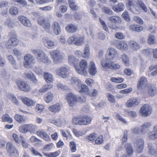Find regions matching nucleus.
<instances>
[{
	"label": "nucleus",
	"mask_w": 157,
	"mask_h": 157,
	"mask_svg": "<svg viewBox=\"0 0 157 157\" xmlns=\"http://www.w3.org/2000/svg\"><path fill=\"white\" fill-rule=\"evenodd\" d=\"M129 45L130 48L133 51L138 50L140 48V44L136 41L131 40L129 42Z\"/></svg>",
	"instance_id": "obj_23"
},
{
	"label": "nucleus",
	"mask_w": 157,
	"mask_h": 157,
	"mask_svg": "<svg viewBox=\"0 0 157 157\" xmlns=\"http://www.w3.org/2000/svg\"><path fill=\"white\" fill-rule=\"evenodd\" d=\"M102 11L106 14L109 15L113 14V12L108 7H104L102 8Z\"/></svg>",
	"instance_id": "obj_58"
},
{
	"label": "nucleus",
	"mask_w": 157,
	"mask_h": 157,
	"mask_svg": "<svg viewBox=\"0 0 157 157\" xmlns=\"http://www.w3.org/2000/svg\"><path fill=\"white\" fill-rule=\"evenodd\" d=\"M52 29L54 33L56 35L60 34L61 29L60 25L57 21H54L52 25Z\"/></svg>",
	"instance_id": "obj_16"
},
{
	"label": "nucleus",
	"mask_w": 157,
	"mask_h": 157,
	"mask_svg": "<svg viewBox=\"0 0 157 157\" xmlns=\"http://www.w3.org/2000/svg\"><path fill=\"white\" fill-rule=\"evenodd\" d=\"M116 46L118 49L121 50H127L128 48L126 42L123 40L117 42Z\"/></svg>",
	"instance_id": "obj_24"
},
{
	"label": "nucleus",
	"mask_w": 157,
	"mask_h": 157,
	"mask_svg": "<svg viewBox=\"0 0 157 157\" xmlns=\"http://www.w3.org/2000/svg\"><path fill=\"white\" fill-rule=\"evenodd\" d=\"M155 36L152 35H150L147 40L148 43L150 44H155Z\"/></svg>",
	"instance_id": "obj_60"
},
{
	"label": "nucleus",
	"mask_w": 157,
	"mask_h": 157,
	"mask_svg": "<svg viewBox=\"0 0 157 157\" xmlns=\"http://www.w3.org/2000/svg\"><path fill=\"white\" fill-rule=\"evenodd\" d=\"M36 134L38 136L42 138L46 141H51V139L50 137L45 132L40 130L37 132Z\"/></svg>",
	"instance_id": "obj_27"
},
{
	"label": "nucleus",
	"mask_w": 157,
	"mask_h": 157,
	"mask_svg": "<svg viewBox=\"0 0 157 157\" xmlns=\"http://www.w3.org/2000/svg\"><path fill=\"white\" fill-rule=\"evenodd\" d=\"M62 106L61 104L57 103L55 105L50 106L49 107V109L52 112H58L60 111Z\"/></svg>",
	"instance_id": "obj_30"
},
{
	"label": "nucleus",
	"mask_w": 157,
	"mask_h": 157,
	"mask_svg": "<svg viewBox=\"0 0 157 157\" xmlns=\"http://www.w3.org/2000/svg\"><path fill=\"white\" fill-rule=\"evenodd\" d=\"M122 59L123 62L124 63L125 65L128 66L129 64V60L128 56L125 54L122 55Z\"/></svg>",
	"instance_id": "obj_51"
},
{
	"label": "nucleus",
	"mask_w": 157,
	"mask_h": 157,
	"mask_svg": "<svg viewBox=\"0 0 157 157\" xmlns=\"http://www.w3.org/2000/svg\"><path fill=\"white\" fill-rule=\"evenodd\" d=\"M90 54V46L88 44H86L84 50L83 57L88 58L89 57Z\"/></svg>",
	"instance_id": "obj_45"
},
{
	"label": "nucleus",
	"mask_w": 157,
	"mask_h": 157,
	"mask_svg": "<svg viewBox=\"0 0 157 157\" xmlns=\"http://www.w3.org/2000/svg\"><path fill=\"white\" fill-rule=\"evenodd\" d=\"M37 21L45 31L47 33L51 32V25L49 21L43 17H41Z\"/></svg>",
	"instance_id": "obj_6"
},
{
	"label": "nucleus",
	"mask_w": 157,
	"mask_h": 157,
	"mask_svg": "<svg viewBox=\"0 0 157 157\" xmlns=\"http://www.w3.org/2000/svg\"><path fill=\"white\" fill-rule=\"evenodd\" d=\"M157 94V90L156 86L152 85L148 91V94L149 96H153Z\"/></svg>",
	"instance_id": "obj_38"
},
{
	"label": "nucleus",
	"mask_w": 157,
	"mask_h": 157,
	"mask_svg": "<svg viewBox=\"0 0 157 157\" xmlns=\"http://www.w3.org/2000/svg\"><path fill=\"white\" fill-rule=\"evenodd\" d=\"M124 147L127 154L128 155H131L133 153V149L131 144L128 143H126L125 144Z\"/></svg>",
	"instance_id": "obj_43"
},
{
	"label": "nucleus",
	"mask_w": 157,
	"mask_h": 157,
	"mask_svg": "<svg viewBox=\"0 0 157 157\" xmlns=\"http://www.w3.org/2000/svg\"><path fill=\"white\" fill-rule=\"evenodd\" d=\"M2 119L4 122H7L9 123H12L13 122L12 119L8 114H4L2 117Z\"/></svg>",
	"instance_id": "obj_50"
},
{
	"label": "nucleus",
	"mask_w": 157,
	"mask_h": 157,
	"mask_svg": "<svg viewBox=\"0 0 157 157\" xmlns=\"http://www.w3.org/2000/svg\"><path fill=\"white\" fill-rule=\"evenodd\" d=\"M153 49L151 48H148L144 49L142 50V53L145 56H149L151 54Z\"/></svg>",
	"instance_id": "obj_55"
},
{
	"label": "nucleus",
	"mask_w": 157,
	"mask_h": 157,
	"mask_svg": "<svg viewBox=\"0 0 157 157\" xmlns=\"http://www.w3.org/2000/svg\"><path fill=\"white\" fill-rule=\"evenodd\" d=\"M6 149L7 152L15 157L19 155V152L16 147L13 144L12 142H9L6 144Z\"/></svg>",
	"instance_id": "obj_7"
},
{
	"label": "nucleus",
	"mask_w": 157,
	"mask_h": 157,
	"mask_svg": "<svg viewBox=\"0 0 157 157\" xmlns=\"http://www.w3.org/2000/svg\"><path fill=\"white\" fill-rule=\"evenodd\" d=\"M26 77L30 80L32 81L35 83H36L37 82V80L34 75L32 73H28L25 74Z\"/></svg>",
	"instance_id": "obj_37"
},
{
	"label": "nucleus",
	"mask_w": 157,
	"mask_h": 157,
	"mask_svg": "<svg viewBox=\"0 0 157 157\" xmlns=\"http://www.w3.org/2000/svg\"><path fill=\"white\" fill-rule=\"evenodd\" d=\"M27 131V132H29L31 133H34L35 130L36 129V127L31 124H25Z\"/></svg>",
	"instance_id": "obj_34"
},
{
	"label": "nucleus",
	"mask_w": 157,
	"mask_h": 157,
	"mask_svg": "<svg viewBox=\"0 0 157 157\" xmlns=\"http://www.w3.org/2000/svg\"><path fill=\"white\" fill-rule=\"evenodd\" d=\"M147 84V78L145 76L140 77L137 83V88L139 90L144 88Z\"/></svg>",
	"instance_id": "obj_13"
},
{
	"label": "nucleus",
	"mask_w": 157,
	"mask_h": 157,
	"mask_svg": "<svg viewBox=\"0 0 157 157\" xmlns=\"http://www.w3.org/2000/svg\"><path fill=\"white\" fill-rule=\"evenodd\" d=\"M33 53L36 56L37 61L44 63H50L51 61L48 56L42 50L39 49H35L32 51Z\"/></svg>",
	"instance_id": "obj_1"
},
{
	"label": "nucleus",
	"mask_w": 157,
	"mask_h": 157,
	"mask_svg": "<svg viewBox=\"0 0 157 157\" xmlns=\"http://www.w3.org/2000/svg\"><path fill=\"white\" fill-rule=\"evenodd\" d=\"M22 99V101L26 106L30 107L34 106L36 101L32 99Z\"/></svg>",
	"instance_id": "obj_33"
},
{
	"label": "nucleus",
	"mask_w": 157,
	"mask_h": 157,
	"mask_svg": "<svg viewBox=\"0 0 157 157\" xmlns=\"http://www.w3.org/2000/svg\"><path fill=\"white\" fill-rule=\"evenodd\" d=\"M97 70L94 63L93 61L90 62L89 64V72L92 76L94 75L97 72Z\"/></svg>",
	"instance_id": "obj_25"
},
{
	"label": "nucleus",
	"mask_w": 157,
	"mask_h": 157,
	"mask_svg": "<svg viewBox=\"0 0 157 157\" xmlns=\"http://www.w3.org/2000/svg\"><path fill=\"white\" fill-rule=\"evenodd\" d=\"M15 120L20 123H23L25 121V118L23 116L18 114H16L14 117Z\"/></svg>",
	"instance_id": "obj_47"
},
{
	"label": "nucleus",
	"mask_w": 157,
	"mask_h": 157,
	"mask_svg": "<svg viewBox=\"0 0 157 157\" xmlns=\"http://www.w3.org/2000/svg\"><path fill=\"white\" fill-rule=\"evenodd\" d=\"M9 5V2L6 0H3L0 1V8L6 7Z\"/></svg>",
	"instance_id": "obj_64"
},
{
	"label": "nucleus",
	"mask_w": 157,
	"mask_h": 157,
	"mask_svg": "<svg viewBox=\"0 0 157 157\" xmlns=\"http://www.w3.org/2000/svg\"><path fill=\"white\" fill-rule=\"evenodd\" d=\"M99 20L103 29L106 32L108 31V28L106 26L105 22L100 17L99 18Z\"/></svg>",
	"instance_id": "obj_57"
},
{
	"label": "nucleus",
	"mask_w": 157,
	"mask_h": 157,
	"mask_svg": "<svg viewBox=\"0 0 157 157\" xmlns=\"http://www.w3.org/2000/svg\"><path fill=\"white\" fill-rule=\"evenodd\" d=\"M4 24L5 25L11 28H13L15 25L14 21L10 18L7 19L5 22Z\"/></svg>",
	"instance_id": "obj_41"
},
{
	"label": "nucleus",
	"mask_w": 157,
	"mask_h": 157,
	"mask_svg": "<svg viewBox=\"0 0 157 157\" xmlns=\"http://www.w3.org/2000/svg\"><path fill=\"white\" fill-rule=\"evenodd\" d=\"M117 51L113 48H109L107 51L106 59L108 60H114L118 56Z\"/></svg>",
	"instance_id": "obj_11"
},
{
	"label": "nucleus",
	"mask_w": 157,
	"mask_h": 157,
	"mask_svg": "<svg viewBox=\"0 0 157 157\" xmlns=\"http://www.w3.org/2000/svg\"><path fill=\"white\" fill-rule=\"evenodd\" d=\"M9 12L12 15L16 16L18 13V10L17 7L13 6L10 8Z\"/></svg>",
	"instance_id": "obj_44"
},
{
	"label": "nucleus",
	"mask_w": 157,
	"mask_h": 157,
	"mask_svg": "<svg viewBox=\"0 0 157 157\" xmlns=\"http://www.w3.org/2000/svg\"><path fill=\"white\" fill-rule=\"evenodd\" d=\"M44 108V106L41 105L37 104L36 106L35 111L38 113L41 112Z\"/></svg>",
	"instance_id": "obj_63"
},
{
	"label": "nucleus",
	"mask_w": 157,
	"mask_h": 157,
	"mask_svg": "<svg viewBox=\"0 0 157 157\" xmlns=\"http://www.w3.org/2000/svg\"><path fill=\"white\" fill-rule=\"evenodd\" d=\"M7 57L9 62L12 65L14 69H17V67L16 61L13 56L11 55H8L7 56Z\"/></svg>",
	"instance_id": "obj_40"
},
{
	"label": "nucleus",
	"mask_w": 157,
	"mask_h": 157,
	"mask_svg": "<svg viewBox=\"0 0 157 157\" xmlns=\"http://www.w3.org/2000/svg\"><path fill=\"white\" fill-rule=\"evenodd\" d=\"M52 86L51 84H47L41 88L39 90V92L40 93L45 92L48 90L50 89L52 87Z\"/></svg>",
	"instance_id": "obj_46"
},
{
	"label": "nucleus",
	"mask_w": 157,
	"mask_h": 157,
	"mask_svg": "<svg viewBox=\"0 0 157 157\" xmlns=\"http://www.w3.org/2000/svg\"><path fill=\"white\" fill-rule=\"evenodd\" d=\"M130 29L134 31L140 32L143 30V27L137 25H131L129 27Z\"/></svg>",
	"instance_id": "obj_36"
},
{
	"label": "nucleus",
	"mask_w": 157,
	"mask_h": 157,
	"mask_svg": "<svg viewBox=\"0 0 157 157\" xmlns=\"http://www.w3.org/2000/svg\"><path fill=\"white\" fill-rule=\"evenodd\" d=\"M149 154L153 155L155 157H157V146L155 144L149 143L148 144Z\"/></svg>",
	"instance_id": "obj_15"
},
{
	"label": "nucleus",
	"mask_w": 157,
	"mask_h": 157,
	"mask_svg": "<svg viewBox=\"0 0 157 157\" xmlns=\"http://www.w3.org/2000/svg\"><path fill=\"white\" fill-rule=\"evenodd\" d=\"M19 21L25 26L29 27L31 26V24L29 19L23 16H19L18 17Z\"/></svg>",
	"instance_id": "obj_19"
},
{
	"label": "nucleus",
	"mask_w": 157,
	"mask_h": 157,
	"mask_svg": "<svg viewBox=\"0 0 157 157\" xmlns=\"http://www.w3.org/2000/svg\"><path fill=\"white\" fill-rule=\"evenodd\" d=\"M147 138L149 139L155 140L157 139V132L154 131H151L148 133Z\"/></svg>",
	"instance_id": "obj_49"
},
{
	"label": "nucleus",
	"mask_w": 157,
	"mask_h": 157,
	"mask_svg": "<svg viewBox=\"0 0 157 157\" xmlns=\"http://www.w3.org/2000/svg\"><path fill=\"white\" fill-rule=\"evenodd\" d=\"M140 103L139 99H129L126 103L128 107H131L138 105Z\"/></svg>",
	"instance_id": "obj_21"
},
{
	"label": "nucleus",
	"mask_w": 157,
	"mask_h": 157,
	"mask_svg": "<svg viewBox=\"0 0 157 157\" xmlns=\"http://www.w3.org/2000/svg\"><path fill=\"white\" fill-rule=\"evenodd\" d=\"M138 8L137 6L134 5L130 8H128V10L133 13L138 14L140 13V11L138 10Z\"/></svg>",
	"instance_id": "obj_54"
},
{
	"label": "nucleus",
	"mask_w": 157,
	"mask_h": 157,
	"mask_svg": "<svg viewBox=\"0 0 157 157\" xmlns=\"http://www.w3.org/2000/svg\"><path fill=\"white\" fill-rule=\"evenodd\" d=\"M133 20L137 23L140 25L143 24L144 22L143 20L140 17L137 16H135L133 17Z\"/></svg>",
	"instance_id": "obj_62"
},
{
	"label": "nucleus",
	"mask_w": 157,
	"mask_h": 157,
	"mask_svg": "<svg viewBox=\"0 0 157 157\" xmlns=\"http://www.w3.org/2000/svg\"><path fill=\"white\" fill-rule=\"evenodd\" d=\"M109 20L111 23L116 24L120 23L121 21V18L117 16H113L110 17L109 18Z\"/></svg>",
	"instance_id": "obj_32"
},
{
	"label": "nucleus",
	"mask_w": 157,
	"mask_h": 157,
	"mask_svg": "<svg viewBox=\"0 0 157 157\" xmlns=\"http://www.w3.org/2000/svg\"><path fill=\"white\" fill-rule=\"evenodd\" d=\"M144 142L142 139H136L134 143V145L137 152L141 153L144 147Z\"/></svg>",
	"instance_id": "obj_12"
},
{
	"label": "nucleus",
	"mask_w": 157,
	"mask_h": 157,
	"mask_svg": "<svg viewBox=\"0 0 157 157\" xmlns=\"http://www.w3.org/2000/svg\"><path fill=\"white\" fill-rule=\"evenodd\" d=\"M122 16L126 21L129 22L130 21V18L127 11H125L122 14Z\"/></svg>",
	"instance_id": "obj_61"
},
{
	"label": "nucleus",
	"mask_w": 157,
	"mask_h": 157,
	"mask_svg": "<svg viewBox=\"0 0 157 157\" xmlns=\"http://www.w3.org/2000/svg\"><path fill=\"white\" fill-rule=\"evenodd\" d=\"M124 8V6L123 3H120L117 5L112 6V9L116 13H119L123 11Z\"/></svg>",
	"instance_id": "obj_31"
},
{
	"label": "nucleus",
	"mask_w": 157,
	"mask_h": 157,
	"mask_svg": "<svg viewBox=\"0 0 157 157\" xmlns=\"http://www.w3.org/2000/svg\"><path fill=\"white\" fill-rule=\"evenodd\" d=\"M92 121V118L87 115H81V125H86L90 124Z\"/></svg>",
	"instance_id": "obj_26"
},
{
	"label": "nucleus",
	"mask_w": 157,
	"mask_h": 157,
	"mask_svg": "<svg viewBox=\"0 0 157 157\" xmlns=\"http://www.w3.org/2000/svg\"><path fill=\"white\" fill-rule=\"evenodd\" d=\"M152 107L148 104H145L140 108V115L144 117L150 115L152 112Z\"/></svg>",
	"instance_id": "obj_5"
},
{
	"label": "nucleus",
	"mask_w": 157,
	"mask_h": 157,
	"mask_svg": "<svg viewBox=\"0 0 157 157\" xmlns=\"http://www.w3.org/2000/svg\"><path fill=\"white\" fill-rule=\"evenodd\" d=\"M101 64L103 68L105 69H110L111 62H108L105 60L102 59L101 61Z\"/></svg>",
	"instance_id": "obj_42"
},
{
	"label": "nucleus",
	"mask_w": 157,
	"mask_h": 157,
	"mask_svg": "<svg viewBox=\"0 0 157 157\" xmlns=\"http://www.w3.org/2000/svg\"><path fill=\"white\" fill-rule=\"evenodd\" d=\"M65 29L68 33H74L77 31L78 27L77 25L75 24H69L66 26Z\"/></svg>",
	"instance_id": "obj_22"
},
{
	"label": "nucleus",
	"mask_w": 157,
	"mask_h": 157,
	"mask_svg": "<svg viewBox=\"0 0 157 157\" xmlns=\"http://www.w3.org/2000/svg\"><path fill=\"white\" fill-rule=\"evenodd\" d=\"M151 125V123L150 122H146L143 124L139 128L141 133H146L150 128Z\"/></svg>",
	"instance_id": "obj_20"
},
{
	"label": "nucleus",
	"mask_w": 157,
	"mask_h": 157,
	"mask_svg": "<svg viewBox=\"0 0 157 157\" xmlns=\"http://www.w3.org/2000/svg\"><path fill=\"white\" fill-rule=\"evenodd\" d=\"M23 65L26 68H28L29 66L34 63L35 59L33 56L30 54H26L24 57Z\"/></svg>",
	"instance_id": "obj_8"
},
{
	"label": "nucleus",
	"mask_w": 157,
	"mask_h": 157,
	"mask_svg": "<svg viewBox=\"0 0 157 157\" xmlns=\"http://www.w3.org/2000/svg\"><path fill=\"white\" fill-rule=\"evenodd\" d=\"M69 81L71 84L75 83L78 87H81V89L79 91L80 93L82 94L88 91V87L85 84H82L81 81L78 78L74 76H72L69 78Z\"/></svg>",
	"instance_id": "obj_2"
},
{
	"label": "nucleus",
	"mask_w": 157,
	"mask_h": 157,
	"mask_svg": "<svg viewBox=\"0 0 157 157\" xmlns=\"http://www.w3.org/2000/svg\"><path fill=\"white\" fill-rule=\"evenodd\" d=\"M70 8L73 10H76L78 9V7L75 3L74 0H68Z\"/></svg>",
	"instance_id": "obj_48"
},
{
	"label": "nucleus",
	"mask_w": 157,
	"mask_h": 157,
	"mask_svg": "<svg viewBox=\"0 0 157 157\" xmlns=\"http://www.w3.org/2000/svg\"><path fill=\"white\" fill-rule=\"evenodd\" d=\"M17 84L18 87L21 90L25 91H29L30 90V86L27 83L19 80L17 82Z\"/></svg>",
	"instance_id": "obj_14"
},
{
	"label": "nucleus",
	"mask_w": 157,
	"mask_h": 157,
	"mask_svg": "<svg viewBox=\"0 0 157 157\" xmlns=\"http://www.w3.org/2000/svg\"><path fill=\"white\" fill-rule=\"evenodd\" d=\"M137 2L139 6L143 10L144 12H146L147 11V9L144 3L141 0H139L137 1Z\"/></svg>",
	"instance_id": "obj_52"
},
{
	"label": "nucleus",
	"mask_w": 157,
	"mask_h": 157,
	"mask_svg": "<svg viewBox=\"0 0 157 157\" xmlns=\"http://www.w3.org/2000/svg\"><path fill=\"white\" fill-rule=\"evenodd\" d=\"M18 43V40L17 38L16 35L14 34L6 42V46L7 48H11L13 47L17 46Z\"/></svg>",
	"instance_id": "obj_10"
},
{
	"label": "nucleus",
	"mask_w": 157,
	"mask_h": 157,
	"mask_svg": "<svg viewBox=\"0 0 157 157\" xmlns=\"http://www.w3.org/2000/svg\"><path fill=\"white\" fill-rule=\"evenodd\" d=\"M68 61L70 64H73L75 67H76L75 65L78 63V60L74 56L71 55L68 56Z\"/></svg>",
	"instance_id": "obj_35"
},
{
	"label": "nucleus",
	"mask_w": 157,
	"mask_h": 157,
	"mask_svg": "<svg viewBox=\"0 0 157 157\" xmlns=\"http://www.w3.org/2000/svg\"><path fill=\"white\" fill-rule=\"evenodd\" d=\"M84 37L81 36H75V41L74 44L77 46H81L84 44Z\"/></svg>",
	"instance_id": "obj_29"
},
{
	"label": "nucleus",
	"mask_w": 157,
	"mask_h": 157,
	"mask_svg": "<svg viewBox=\"0 0 157 157\" xmlns=\"http://www.w3.org/2000/svg\"><path fill=\"white\" fill-rule=\"evenodd\" d=\"M0 75L2 77L5 78L6 79H8L10 77V75L8 73L6 69H3L1 72L0 73Z\"/></svg>",
	"instance_id": "obj_53"
},
{
	"label": "nucleus",
	"mask_w": 157,
	"mask_h": 157,
	"mask_svg": "<svg viewBox=\"0 0 157 157\" xmlns=\"http://www.w3.org/2000/svg\"><path fill=\"white\" fill-rule=\"evenodd\" d=\"M34 71L38 75H41L43 72V70L42 68L40 67H35L34 69Z\"/></svg>",
	"instance_id": "obj_56"
},
{
	"label": "nucleus",
	"mask_w": 157,
	"mask_h": 157,
	"mask_svg": "<svg viewBox=\"0 0 157 157\" xmlns=\"http://www.w3.org/2000/svg\"><path fill=\"white\" fill-rule=\"evenodd\" d=\"M43 78L46 82L47 83L52 82L54 80L52 75L48 72H44Z\"/></svg>",
	"instance_id": "obj_28"
},
{
	"label": "nucleus",
	"mask_w": 157,
	"mask_h": 157,
	"mask_svg": "<svg viewBox=\"0 0 157 157\" xmlns=\"http://www.w3.org/2000/svg\"><path fill=\"white\" fill-rule=\"evenodd\" d=\"M68 70L67 67L62 66L56 69L55 71L57 75L62 78H66L69 75Z\"/></svg>",
	"instance_id": "obj_9"
},
{
	"label": "nucleus",
	"mask_w": 157,
	"mask_h": 157,
	"mask_svg": "<svg viewBox=\"0 0 157 157\" xmlns=\"http://www.w3.org/2000/svg\"><path fill=\"white\" fill-rule=\"evenodd\" d=\"M43 41L44 45L48 48L52 49L55 46L54 42L48 38H44Z\"/></svg>",
	"instance_id": "obj_18"
},
{
	"label": "nucleus",
	"mask_w": 157,
	"mask_h": 157,
	"mask_svg": "<svg viewBox=\"0 0 157 157\" xmlns=\"http://www.w3.org/2000/svg\"><path fill=\"white\" fill-rule=\"evenodd\" d=\"M72 122L74 124L81 125V115H78L74 117Z\"/></svg>",
	"instance_id": "obj_39"
},
{
	"label": "nucleus",
	"mask_w": 157,
	"mask_h": 157,
	"mask_svg": "<svg viewBox=\"0 0 157 157\" xmlns=\"http://www.w3.org/2000/svg\"><path fill=\"white\" fill-rule=\"evenodd\" d=\"M86 99H67L70 106L73 107L75 105L77 102L80 103L86 102Z\"/></svg>",
	"instance_id": "obj_17"
},
{
	"label": "nucleus",
	"mask_w": 157,
	"mask_h": 157,
	"mask_svg": "<svg viewBox=\"0 0 157 157\" xmlns=\"http://www.w3.org/2000/svg\"><path fill=\"white\" fill-rule=\"evenodd\" d=\"M70 147L72 152H74L76 151V146L74 141H71L70 142Z\"/></svg>",
	"instance_id": "obj_59"
},
{
	"label": "nucleus",
	"mask_w": 157,
	"mask_h": 157,
	"mask_svg": "<svg viewBox=\"0 0 157 157\" xmlns=\"http://www.w3.org/2000/svg\"><path fill=\"white\" fill-rule=\"evenodd\" d=\"M79 65L80 67H75L76 71L79 74L86 75L87 74L86 69L88 67L87 61L84 59H82L80 62Z\"/></svg>",
	"instance_id": "obj_4"
},
{
	"label": "nucleus",
	"mask_w": 157,
	"mask_h": 157,
	"mask_svg": "<svg viewBox=\"0 0 157 157\" xmlns=\"http://www.w3.org/2000/svg\"><path fill=\"white\" fill-rule=\"evenodd\" d=\"M53 63L58 64L62 62L63 59V55L59 50H52L49 52Z\"/></svg>",
	"instance_id": "obj_3"
}]
</instances>
